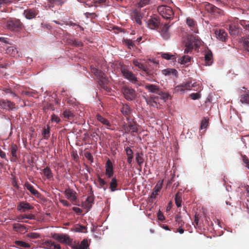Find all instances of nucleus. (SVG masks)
Instances as JSON below:
<instances>
[{
	"label": "nucleus",
	"mask_w": 249,
	"mask_h": 249,
	"mask_svg": "<svg viewBox=\"0 0 249 249\" xmlns=\"http://www.w3.org/2000/svg\"><path fill=\"white\" fill-rule=\"evenodd\" d=\"M121 71L125 78L129 80L133 84L136 83L137 81V77L132 71H129L125 67H122Z\"/></svg>",
	"instance_id": "8"
},
{
	"label": "nucleus",
	"mask_w": 249,
	"mask_h": 249,
	"mask_svg": "<svg viewBox=\"0 0 249 249\" xmlns=\"http://www.w3.org/2000/svg\"><path fill=\"white\" fill-rule=\"evenodd\" d=\"M34 93V92L32 90H23L22 91L21 94L23 95L30 96H32Z\"/></svg>",
	"instance_id": "61"
},
{
	"label": "nucleus",
	"mask_w": 249,
	"mask_h": 249,
	"mask_svg": "<svg viewBox=\"0 0 249 249\" xmlns=\"http://www.w3.org/2000/svg\"><path fill=\"white\" fill-rule=\"evenodd\" d=\"M94 200L93 193L91 191L89 195L88 196L85 201L83 202L82 204V207L84 209H87V212H88L92 207Z\"/></svg>",
	"instance_id": "11"
},
{
	"label": "nucleus",
	"mask_w": 249,
	"mask_h": 249,
	"mask_svg": "<svg viewBox=\"0 0 249 249\" xmlns=\"http://www.w3.org/2000/svg\"><path fill=\"white\" fill-rule=\"evenodd\" d=\"M208 120L206 118H204L201 123L200 128L201 129H206L208 125Z\"/></svg>",
	"instance_id": "54"
},
{
	"label": "nucleus",
	"mask_w": 249,
	"mask_h": 249,
	"mask_svg": "<svg viewBox=\"0 0 249 249\" xmlns=\"http://www.w3.org/2000/svg\"><path fill=\"white\" fill-rule=\"evenodd\" d=\"M89 247L88 240L87 239H84L81 241L80 244L74 246L72 247L73 249H87Z\"/></svg>",
	"instance_id": "36"
},
{
	"label": "nucleus",
	"mask_w": 249,
	"mask_h": 249,
	"mask_svg": "<svg viewBox=\"0 0 249 249\" xmlns=\"http://www.w3.org/2000/svg\"><path fill=\"white\" fill-rule=\"evenodd\" d=\"M42 136L44 139H47L50 136V127L49 125H47V128H44L43 129V131L42 132Z\"/></svg>",
	"instance_id": "49"
},
{
	"label": "nucleus",
	"mask_w": 249,
	"mask_h": 249,
	"mask_svg": "<svg viewBox=\"0 0 249 249\" xmlns=\"http://www.w3.org/2000/svg\"><path fill=\"white\" fill-rule=\"evenodd\" d=\"M156 98V97H151V99H149V100L146 99V101L147 104H150V105H151L152 106H155V105L154 104H155L156 105V102L155 101Z\"/></svg>",
	"instance_id": "59"
},
{
	"label": "nucleus",
	"mask_w": 249,
	"mask_h": 249,
	"mask_svg": "<svg viewBox=\"0 0 249 249\" xmlns=\"http://www.w3.org/2000/svg\"><path fill=\"white\" fill-rule=\"evenodd\" d=\"M243 46L245 50L249 53V40H245L243 41Z\"/></svg>",
	"instance_id": "60"
},
{
	"label": "nucleus",
	"mask_w": 249,
	"mask_h": 249,
	"mask_svg": "<svg viewBox=\"0 0 249 249\" xmlns=\"http://www.w3.org/2000/svg\"><path fill=\"white\" fill-rule=\"evenodd\" d=\"M63 115L65 118L67 119L70 122L73 121L75 116L74 113L70 109L65 110L63 111Z\"/></svg>",
	"instance_id": "28"
},
{
	"label": "nucleus",
	"mask_w": 249,
	"mask_h": 249,
	"mask_svg": "<svg viewBox=\"0 0 249 249\" xmlns=\"http://www.w3.org/2000/svg\"><path fill=\"white\" fill-rule=\"evenodd\" d=\"M159 13L165 19H170L173 17L174 12L172 9L166 5H160L158 7Z\"/></svg>",
	"instance_id": "3"
},
{
	"label": "nucleus",
	"mask_w": 249,
	"mask_h": 249,
	"mask_svg": "<svg viewBox=\"0 0 249 249\" xmlns=\"http://www.w3.org/2000/svg\"><path fill=\"white\" fill-rule=\"evenodd\" d=\"M162 73L166 76L167 75H174L177 76L178 71L175 69H166L162 71Z\"/></svg>",
	"instance_id": "35"
},
{
	"label": "nucleus",
	"mask_w": 249,
	"mask_h": 249,
	"mask_svg": "<svg viewBox=\"0 0 249 249\" xmlns=\"http://www.w3.org/2000/svg\"><path fill=\"white\" fill-rule=\"evenodd\" d=\"M159 24L160 21L158 18L155 17H151V18L148 20L147 23L148 27L151 29H154L158 28Z\"/></svg>",
	"instance_id": "24"
},
{
	"label": "nucleus",
	"mask_w": 249,
	"mask_h": 249,
	"mask_svg": "<svg viewBox=\"0 0 249 249\" xmlns=\"http://www.w3.org/2000/svg\"><path fill=\"white\" fill-rule=\"evenodd\" d=\"M96 118L99 122L101 123L103 125L106 126L107 128L111 126V124L109 121L107 119L104 117L100 114L97 113L96 115Z\"/></svg>",
	"instance_id": "25"
},
{
	"label": "nucleus",
	"mask_w": 249,
	"mask_h": 249,
	"mask_svg": "<svg viewBox=\"0 0 249 249\" xmlns=\"http://www.w3.org/2000/svg\"><path fill=\"white\" fill-rule=\"evenodd\" d=\"M22 23L17 19L8 20L6 23L7 28L11 31H18L22 29Z\"/></svg>",
	"instance_id": "6"
},
{
	"label": "nucleus",
	"mask_w": 249,
	"mask_h": 249,
	"mask_svg": "<svg viewBox=\"0 0 249 249\" xmlns=\"http://www.w3.org/2000/svg\"><path fill=\"white\" fill-rule=\"evenodd\" d=\"M51 120L52 122H55L56 124L59 123L61 121L60 118L54 114H53L51 115Z\"/></svg>",
	"instance_id": "55"
},
{
	"label": "nucleus",
	"mask_w": 249,
	"mask_h": 249,
	"mask_svg": "<svg viewBox=\"0 0 249 249\" xmlns=\"http://www.w3.org/2000/svg\"><path fill=\"white\" fill-rule=\"evenodd\" d=\"M175 221L178 224V226L180 227H182L184 224V222L181 219V216L178 214L176 215Z\"/></svg>",
	"instance_id": "50"
},
{
	"label": "nucleus",
	"mask_w": 249,
	"mask_h": 249,
	"mask_svg": "<svg viewBox=\"0 0 249 249\" xmlns=\"http://www.w3.org/2000/svg\"><path fill=\"white\" fill-rule=\"evenodd\" d=\"M6 53L11 56L17 57L19 56V54L17 50V49L14 46H10L7 48L6 50Z\"/></svg>",
	"instance_id": "30"
},
{
	"label": "nucleus",
	"mask_w": 249,
	"mask_h": 249,
	"mask_svg": "<svg viewBox=\"0 0 249 249\" xmlns=\"http://www.w3.org/2000/svg\"><path fill=\"white\" fill-rule=\"evenodd\" d=\"M49 8L53 7L55 5H61L65 0H47Z\"/></svg>",
	"instance_id": "34"
},
{
	"label": "nucleus",
	"mask_w": 249,
	"mask_h": 249,
	"mask_svg": "<svg viewBox=\"0 0 249 249\" xmlns=\"http://www.w3.org/2000/svg\"><path fill=\"white\" fill-rule=\"evenodd\" d=\"M114 174L113 165L111 161L108 159L106 164V175L110 178Z\"/></svg>",
	"instance_id": "18"
},
{
	"label": "nucleus",
	"mask_w": 249,
	"mask_h": 249,
	"mask_svg": "<svg viewBox=\"0 0 249 249\" xmlns=\"http://www.w3.org/2000/svg\"><path fill=\"white\" fill-rule=\"evenodd\" d=\"M16 246L21 249H24L30 248L31 246L29 244L22 241L17 240L15 241Z\"/></svg>",
	"instance_id": "33"
},
{
	"label": "nucleus",
	"mask_w": 249,
	"mask_h": 249,
	"mask_svg": "<svg viewBox=\"0 0 249 249\" xmlns=\"http://www.w3.org/2000/svg\"><path fill=\"white\" fill-rule=\"evenodd\" d=\"M205 9L208 12L213 14L216 17H218L223 15L224 13L223 10L209 3L205 5Z\"/></svg>",
	"instance_id": "7"
},
{
	"label": "nucleus",
	"mask_w": 249,
	"mask_h": 249,
	"mask_svg": "<svg viewBox=\"0 0 249 249\" xmlns=\"http://www.w3.org/2000/svg\"><path fill=\"white\" fill-rule=\"evenodd\" d=\"M98 182H99L100 187L104 188V190H106L107 187H104L105 185H107V183L104 179L102 178L99 176H98Z\"/></svg>",
	"instance_id": "47"
},
{
	"label": "nucleus",
	"mask_w": 249,
	"mask_h": 249,
	"mask_svg": "<svg viewBox=\"0 0 249 249\" xmlns=\"http://www.w3.org/2000/svg\"><path fill=\"white\" fill-rule=\"evenodd\" d=\"M144 73L147 76V79L150 81H155L157 75V70L146 67Z\"/></svg>",
	"instance_id": "12"
},
{
	"label": "nucleus",
	"mask_w": 249,
	"mask_h": 249,
	"mask_svg": "<svg viewBox=\"0 0 249 249\" xmlns=\"http://www.w3.org/2000/svg\"><path fill=\"white\" fill-rule=\"evenodd\" d=\"M205 61L207 65H211L213 63V54L210 50H208L205 54Z\"/></svg>",
	"instance_id": "32"
},
{
	"label": "nucleus",
	"mask_w": 249,
	"mask_h": 249,
	"mask_svg": "<svg viewBox=\"0 0 249 249\" xmlns=\"http://www.w3.org/2000/svg\"><path fill=\"white\" fill-rule=\"evenodd\" d=\"M90 70L91 73L98 79L99 83L101 87L103 88H105L108 83V78L107 77L106 74L102 71L93 66L90 67Z\"/></svg>",
	"instance_id": "2"
},
{
	"label": "nucleus",
	"mask_w": 249,
	"mask_h": 249,
	"mask_svg": "<svg viewBox=\"0 0 249 249\" xmlns=\"http://www.w3.org/2000/svg\"><path fill=\"white\" fill-rule=\"evenodd\" d=\"M23 14L27 19H31L36 17L37 13L36 11L33 9H29L25 10Z\"/></svg>",
	"instance_id": "26"
},
{
	"label": "nucleus",
	"mask_w": 249,
	"mask_h": 249,
	"mask_svg": "<svg viewBox=\"0 0 249 249\" xmlns=\"http://www.w3.org/2000/svg\"><path fill=\"white\" fill-rule=\"evenodd\" d=\"M24 186L26 188L30 191L31 194L35 196H38L39 193L37 190L34 188L33 186L30 184L28 181L26 182L24 184Z\"/></svg>",
	"instance_id": "31"
},
{
	"label": "nucleus",
	"mask_w": 249,
	"mask_h": 249,
	"mask_svg": "<svg viewBox=\"0 0 249 249\" xmlns=\"http://www.w3.org/2000/svg\"><path fill=\"white\" fill-rule=\"evenodd\" d=\"M242 160L245 164L246 166L249 169V160L245 155H241Z\"/></svg>",
	"instance_id": "56"
},
{
	"label": "nucleus",
	"mask_w": 249,
	"mask_h": 249,
	"mask_svg": "<svg viewBox=\"0 0 249 249\" xmlns=\"http://www.w3.org/2000/svg\"><path fill=\"white\" fill-rule=\"evenodd\" d=\"M53 245V242L52 240H47L43 243V246L45 249H52Z\"/></svg>",
	"instance_id": "46"
},
{
	"label": "nucleus",
	"mask_w": 249,
	"mask_h": 249,
	"mask_svg": "<svg viewBox=\"0 0 249 249\" xmlns=\"http://www.w3.org/2000/svg\"><path fill=\"white\" fill-rule=\"evenodd\" d=\"M72 210L78 214H81L82 213V210L78 207H73Z\"/></svg>",
	"instance_id": "63"
},
{
	"label": "nucleus",
	"mask_w": 249,
	"mask_h": 249,
	"mask_svg": "<svg viewBox=\"0 0 249 249\" xmlns=\"http://www.w3.org/2000/svg\"><path fill=\"white\" fill-rule=\"evenodd\" d=\"M241 25L249 32V23L246 24V21H242L240 22Z\"/></svg>",
	"instance_id": "62"
},
{
	"label": "nucleus",
	"mask_w": 249,
	"mask_h": 249,
	"mask_svg": "<svg viewBox=\"0 0 249 249\" xmlns=\"http://www.w3.org/2000/svg\"><path fill=\"white\" fill-rule=\"evenodd\" d=\"M175 203L176 205L178 207H180L181 206V202H182V199H181V194L179 193H177L176 194L175 198Z\"/></svg>",
	"instance_id": "44"
},
{
	"label": "nucleus",
	"mask_w": 249,
	"mask_h": 249,
	"mask_svg": "<svg viewBox=\"0 0 249 249\" xmlns=\"http://www.w3.org/2000/svg\"><path fill=\"white\" fill-rule=\"evenodd\" d=\"M190 96L193 100H196L200 98L201 95L199 92L193 93L191 94Z\"/></svg>",
	"instance_id": "57"
},
{
	"label": "nucleus",
	"mask_w": 249,
	"mask_h": 249,
	"mask_svg": "<svg viewBox=\"0 0 249 249\" xmlns=\"http://www.w3.org/2000/svg\"><path fill=\"white\" fill-rule=\"evenodd\" d=\"M121 111L123 114L126 117H128L131 112L130 107L127 104L123 105Z\"/></svg>",
	"instance_id": "37"
},
{
	"label": "nucleus",
	"mask_w": 249,
	"mask_h": 249,
	"mask_svg": "<svg viewBox=\"0 0 249 249\" xmlns=\"http://www.w3.org/2000/svg\"><path fill=\"white\" fill-rule=\"evenodd\" d=\"M170 26L168 24H165L160 29V35L165 40L169 39L170 37V33L168 31Z\"/></svg>",
	"instance_id": "23"
},
{
	"label": "nucleus",
	"mask_w": 249,
	"mask_h": 249,
	"mask_svg": "<svg viewBox=\"0 0 249 249\" xmlns=\"http://www.w3.org/2000/svg\"><path fill=\"white\" fill-rule=\"evenodd\" d=\"M124 43L127 46L128 48L131 49V48H133L134 46V43L130 39H124Z\"/></svg>",
	"instance_id": "52"
},
{
	"label": "nucleus",
	"mask_w": 249,
	"mask_h": 249,
	"mask_svg": "<svg viewBox=\"0 0 249 249\" xmlns=\"http://www.w3.org/2000/svg\"><path fill=\"white\" fill-rule=\"evenodd\" d=\"M65 195L66 196L68 199L71 200L72 201L75 202L77 200L76 192L70 188L66 189L65 190Z\"/></svg>",
	"instance_id": "22"
},
{
	"label": "nucleus",
	"mask_w": 249,
	"mask_h": 249,
	"mask_svg": "<svg viewBox=\"0 0 249 249\" xmlns=\"http://www.w3.org/2000/svg\"><path fill=\"white\" fill-rule=\"evenodd\" d=\"M52 237L53 239L61 243L70 245L72 243V239L70 238L68 235L66 234L54 233L52 234Z\"/></svg>",
	"instance_id": "5"
},
{
	"label": "nucleus",
	"mask_w": 249,
	"mask_h": 249,
	"mask_svg": "<svg viewBox=\"0 0 249 249\" xmlns=\"http://www.w3.org/2000/svg\"><path fill=\"white\" fill-rule=\"evenodd\" d=\"M216 38L223 42H226L228 38V34L224 29H219L215 31Z\"/></svg>",
	"instance_id": "15"
},
{
	"label": "nucleus",
	"mask_w": 249,
	"mask_h": 249,
	"mask_svg": "<svg viewBox=\"0 0 249 249\" xmlns=\"http://www.w3.org/2000/svg\"><path fill=\"white\" fill-rule=\"evenodd\" d=\"M124 150L127 156V158L133 157V152L130 147L127 146L124 148Z\"/></svg>",
	"instance_id": "51"
},
{
	"label": "nucleus",
	"mask_w": 249,
	"mask_h": 249,
	"mask_svg": "<svg viewBox=\"0 0 249 249\" xmlns=\"http://www.w3.org/2000/svg\"><path fill=\"white\" fill-rule=\"evenodd\" d=\"M135 160L140 168H141L144 160L143 154L142 152H137L135 154Z\"/></svg>",
	"instance_id": "29"
},
{
	"label": "nucleus",
	"mask_w": 249,
	"mask_h": 249,
	"mask_svg": "<svg viewBox=\"0 0 249 249\" xmlns=\"http://www.w3.org/2000/svg\"><path fill=\"white\" fill-rule=\"evenodd\" d=\"M191 57L189 55H185L179 59V62L181 64H187L190 62Z\"/></svg>",
	"instance_id": "43"
},
{
	"label": "nucleus",
	"mask_w": 249,
	"mask_h": 249,
	"mask_svg": "<svg viewBox=\"0 0 249 249\" xmlns=\"http://www.w3.org/2000/svg\"><path fill=\"white\" fill-rule=\"evenodd\" d=\"M118 186L117 180L115 178H113L111 179V182H110L109 188L112 192H114L117 190Z\"/></svg>",
	"instance_id": "39"
},
{
	"label": "nucleus",
	"mask_w": 249,
	"mask_h": 249,
	"mask_svg": "<svg viewBox=\"0 0 249 249\" xmlns=\"http://www.w3.org/2000/svg\"><path fill=\"white\" fill-rule=\"evenodd\" d=\"M163 180H159L154 187V191L151 195V199H155L158 195V192L160 191L162 188Z\"/></svg>",
	"instance_id": "21"
},
{
	"label": "nucleus",
	"mask_w": 249,
	"mask_h": 249,
	"mask_svg": "<svg viewBox=\"0 0 249 249\" xmlns=\"http://www.w3.org/2000/svg\"><path fill=\"white\" fill-rule=\"evenodd\" d=\"M158 217L159 220L160 221H162L164 219V216L160 211H159L158 213Z\"/></svg>",
	"instance_id": "64"
},
{
	"label": "nucleus",
	"mask_w": 249,
	"mask_h": 249,
	"mask_svg": "<svg viewBox=\"0 0 249 249\" xmlns=\"http://www.w3.org/2000/svg\"><path fill=\"white\" fill-rule=\"evenodd\" d=\"M186 23L191 28L192 30L195 32H196L195 26L196 23L193 19L188 18L186 19Z\"/></svg>",
	"instance_id": "41"
},
{
	"label": "nucleus",
	"mask_w": 249,
	"mask_h": 249,
	"mask_svg": "<svg viewBox=\"0 0 249 249\" xmlns=\"http://www.w3.org/2000/svg\"><path fill=\"white\" fill-rule=\"evenodd\" d=\"M18 150V146L15 143H12L10 146V152L13 158L16 159L17 158V152Z\"/></svg>",
	"instance_id": "38"
},
{
	"label": "nucleus",
	"mask_w": 249,
	"mask_h": 249,
	"mask_svg": "<svg viewBox=\"0 0 249 249\" xmlns=\"http://www.w3.org/2000/svg\"><path fill=\"white\" fill-rule=\"evenodd\" d=\"M34 208L30 204L26 201L20 202L17 206V210L21 212H25Z\"/></svg>",
	"instance_id": "17"
},
{
	"label": "nucleus",
	"mask_w": 249,
	"mask_h": 249,
	"mask_svg": "<svg viewBox=\"0 0 249 249\" xmlns=\"http://www.w3.org/2000/svg\"><path fill=\"white\" fill-rule=\"evenodd\" d=\"M133 64L136 66V67H138L139 68H140V69L143 70V71H144V70H145V68H146V66H145L142 63H141L140 62H139L138 60H134L133 61Z\"/></svg>",
	"instance_id": "48"
},
{
	"label": "nucleus",
	"mask_w": 249,
	"mask_h": 249,
	"mask_svg": "<svg viewBox=\"0 0 249 249\" xmlns=\"http://www.w3.org/2000/svg\"><path fill=\"white\" fill-rule=\"evenodd\" d=\"M15 103L9 100L0 99V107L2 109L12 110L15 108Z\"/></svg>",
	"instance_id": "13"
},
{
	"label": "nucleus",
	"mask_w": 249,
	"mask_h": 249,
	"mask_svg": "<svg viewBox=\"0 0 249 249\" xmlns=\"http://www.w3.org/2000/svg\"><path fill=\"white\" fill-rule=\"evenodd\" d=\"M185 49L184 53H191L194 47L197 48L200 47L201 44V41L199 37L196 36L189 35L184 41Z\"/></svg>",
	"instance_id": "1"
},
{
	"label": "nucleus",
	"mask_w": 249,
	"mask_h": 249,
	"mask_svg": "<svg viewBox=\"0 0 249 249\" xmlns=\"http://www.w3.org/2000/svg\"><path fill=\"white\" fill-rule=\"evenodd\" d=\"M123 128L125 133H131L132 135H134L133 133L138 132V125L134 122H129L128 124H124L123 125Z\"/></svg>",
	"instance_id": "10"
},
{
	"label": "nucleus",
	"mask_w": 249,
	"mask_h": 249,
	"mask_svg": "<svg viewBox=\"0 0 249 249\" xmlns=\"http://www.w3.org/2000/svg\"><path fill=\"white\" fill-rule=\"evenodd\" d=\"M122 91L125 99L128 101L134 100L137 97L135 90L131 87L124 86L122 89Z\"/></svg>",
	"instance_id": "4"
},
{
	"label": "nucleus",
	"mask_w": 249,
	"mask_h": 249,
	"mask_svg": "<svg viewBox=\"0 0 249 249\" xmlns=\"http://www.w3.org/2000/svg\"><path fill=\"white\" fill-rule=\"evenodd\" d=\"M43 173L47 179H50L53 177V173L48 167H46L43 170Z\"/></svg>",
	"instance_id": "42"
},
{
	"label": "nucleus",
	"mask_w": 249,
	"mask_h": 249,
	"mask_svg": "<svg viewBox=\"0 0 249 249\" xmlns=\"http://www.w3.org/2000/svg\"><path fill=\"white\" fill-rule=\"evenodd\" d=\"M144 88L148 90V91L152 93H157L160 95V92H161L159 86L157 85L148 84L145 85Z\"/></svg>",
	"instance_id": "20"
},
{
	"label": "nucleus",
	"mask_w": 249,
	"mask_h": 249,
	"mask_svg": "<svg viewBox=\"0 0 249 249\" xmlns=\"http://www.w3.org/2000/svg\"><path fill=\"white\" fill-rule=\"evenodd\" d=\"M131 18L137 24L141 25L142 24V18L141 12L135 9L131 13Z\"/></svg>",
	"instance_id": "16"
},
{
	"label": "nucleus",
	"mask_w": 249,
	"mask_h": 249,
	"mask_svg": "<svg viewBox=\"0 0 249 249\" xmlns=\"http://www.w3.org/2000/svg\"><path fill=\"white\" fill-rule=\"evenodd\" d=\"M161 57L167 60H175L176 57L174 55L171 54L169 53H161Z\"/></svg>",
	"instance_id": "45"
},
{
	"label": "nucleus",
	"mask_w": 249,
	"mask_h": 249,
	"mask_svg": "<svg viewBox=\"0 0 249 249\" xmlns=\"http://www.w3.org/2000/svg\"><path fill=\"white\" fill-rule=\"evenodd\" d=\"M27 236L31 239H37L40 237V234L36 232H30L27 234Z\"/></svg>",
	"instance_id": "53"
},
{
	"label": "nucleus",
	"mask_w": 249,
	"mask_h": 249,
	"mask_svg": "<svg viewBox=\"0 0 249 249\" xmlns=\"http://www.w3.org/2000/svg\"><path fill=\"white\" fill-rule=\"evenodd\" d=\"M13 229L15 231L23 233L28 231L27 227L24 225H21L19 223H14L13 225Z\"/></svg>",
	"instance_id": "19"
},
{
	"label": "nucleus",
	"mask_w": 249,
	"mask_h": 249,
	"mask_svg": "<svg viewBox=\"0 0 249 249\" xmlns=\"http://www.w3.org/2000/svg\"><path fill=\"white\" fill-rule=\"evenodd\" d=\"M240 102L243 104H249V91L245 90L240 92Z\"/></svg>",
	"instance_id": "27"
},
{
	"label": "nucleus",
	"mask_w": 249,
	"mask_h": 249,
	"mask_svg": "<svg viewBox=\"0 0 249 249\" xmlns=\"http://www.w3.org/2000/svg\"><path fill=\"white\" fill-rule=\"evenodd\" d=\"M195 83L192 84L191 82L188 81L185 83L178 85L174 89V92H184L186 90H191L192 87L195 86Z\"/></svg>",
	"instance_id": "9"
},
{
	"label": "nucleus",
	"mask_w": 249,
	"mask_h": 249,
	"mask_svg": "<svg viewBox=\"0 0 249 249\" xmlns=\"http://www.w3.org/2000/svg\"><path fill=\"white\" fill-rule=\"evenodd\" d=\"M85 157L91 162L93 161V158L91 154L89 152H87L85 153Z\"/></svg>",
	"instance_id": "58"
},
{
	"label": "nucleus",
	"mask_w": 249,
	"mask_h": 249,
	"mask_svg": "<svg viewBox=\"0 0 249 249\" xmlns=\"http://www.w3.org/2000/svg\"><path fill=\"white\" fill-rule=\"evenodd\" d=\"M229 33L231 35L237 36L242 33V29L239 27L238 24L231 23L229 26Z\"/></svg>",
	"instance_id": "14"
},
{
	"label": "nucleus",
	"mask_w": 249,
	"mask_h": 249,
	"mask_svg": "<svg viewBox=\"0 0 249 249\" xmlns=\"http://www.w3.org/2000/svg\"><path fill=\"white\" fill-rule=\"evenodd\" d=\"M151 0H139L136 5L138 8H142L150 4Z\"/></svg>",
	"instance_id": "40"
}]
</instances>
